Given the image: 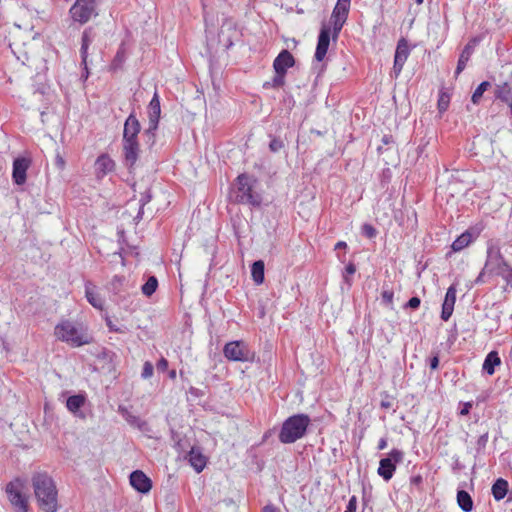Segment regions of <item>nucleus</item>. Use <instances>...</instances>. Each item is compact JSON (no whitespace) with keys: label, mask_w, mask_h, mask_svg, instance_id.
<instances>
[{"label":"nucleus","mask_w":512,"mask_h":512,"mask_svg":"<svg viewBox=\"0 0 512 512\" xmlns=\"http://www.w3.org/2000/svg\"><path fill=\"white\" fill-rule=\"evenodd\" d=\"M32 485L39 507L44 512H57V489L53 479L44 472L33 475Z\"/></svg>","instance_id":"nucleus-1"},{"label":"nucleus","mask_w":512,"mask_h":512,"mask_svg":"<svg viewBox=\"0 0 512 512\" xmlns=\"http://www.w3.org/2000/svg\"><path fill=\"white\" fill-rule=\"evenodd\" d=\"M55 337L72 347H81L92 342V336L80 322L69 319L61 320L54 328Z\"/></svg>","instance_id":"nucleus-2"},{"label":"nucleus","mask_w":512,"mask_h":512,"mask_svg":"<svg viewBox=\"0 0 512 512\" xmlns=\"http://www.w3.org/2000/svg\"><path fill=\"white\" fill-rule=\"evenodd\" d=\"M499 276L508 283L512 281V268L505 261L500 252V248L490 244L487 249V258L485 265L475 280L476 284L484 282V276Z\"/></svg>","instance_id":"nucleus-3"},{"label":"nucleus","mask_w":512,"mask_h":512,"mask_svg":"<svg viewBox=\"0 0 512 512\" xmlns=\"http://www.w3.org/2000/svg\"><path fill=\"white\" fill-rule=\"evenodd\" d=\"M310 417L306 414H296L288 417L282 424L278 435L283 444H291L301 439L310 424Z\"/></svg>","instance_id":"nucleus-4"},{"label":"nucleus","mask_w":512,"mask_h":512,"mask_svg":"<svg viewBox=\"0 0 512 512\" xmlns=\"http://www.w3.org/2000/svg\"><path fill=\"white\" fill-rule=\"evenodd\" d=\"M223 353L230 361L249 362L254 359V352L241 340L228 342L224 346Z\"/></svg>","instance_id":"nucleus-5"},{"label":"nucleus","mask_w":512,"mask_h":512,"mask_svg":"<svg viewBox=\"0 0 512 512\" xmlns=\"http://www.w3.org/2000/svg\"><path fill=\"white\" fill-rule=\"evenodd\" d=\"M237 200L243 204L259 206L261 204V196L252 190L251 179L246 174L237 177Z\"/></svg>","instance_id":"nucleus-6"},{"label":"nucleus","mask_w":512,"mask_h":512,"mask_svg":"<svg viewBox=\"0 0 512 512\" xmlns=\"http://www.w3.org/2000/svg\"><path fill=\"white\" fill-rule=\"evenodd\" d=\"M96 7V0H76L69 12L74 21L85 24L97 15Z\"/></svg>","instance_id":"nucleus-7"},{"label":"nucleus","mask_w":512,"mask_h":512,"mask_svg":"<svg viewBox=\"0 0 512 512\" xmlns=\"http://www.w3.org/2000/svg\"><path fill=\"white\" fill-rule=\"evenodd\" d=\"M404 459L403 451L393 449L387 457L382 458L379 462L378 475L385 481H389L396 470V465L401 463Z\"/></svg>","instance_id":"nucleus-8"},{"label":"nucleus","mask_w":512,"mask_h":512,"mask_svg":"<svg viewBox=\"0 0 512 512\" xmlns=\"http://www.w3.org/2000/svg\"><path fill=\"white\" fill-rule=\"evenodd\" d=\"M160 114H161L160 99H159L158 93L155 92L149 105H148L149 127L146 130V133L154 135L155 131L158 128Z\"/></svg>","instance_id":"nucleus-9"},{"label":"nucleus","mask_w":512,"mask_h":512,"mask_svg":"<svg viewBox=\"0 0 512 512\" xmlns=\"http://www.w3.org/2000/svg\"><path fill=\"white\" fill-rule=\"evenodd\" d=\"M6 493L16 512H28L27 498L13 483H9L6 486Z\"/></svg>","instance_id":"nucleus-10"},{"label":"nucleus","mask_w":512,"mask_h":512,"mask_svg":"<svg viewBox=\"0 0 512 512\" xmlns=\"http://www.w3.org/2000/svg\"><path fill=\"white\" fill-rule=\"evenodd\" d=\"M349 9L350 6L343 5L341 3H336L331 15L334 38L338 37V34L340 33L343 25L345 24L348 17Z\"/></svg>","instance_id":"nucleus-11"},{"label":"nucleus","mask_w":512,"mask_h":512,"mask_svg":"<svg viewBox=\"0 0 512 512\" xmlns=\"http://www.w3.org/2000/svg\"><path fill=\"white\" fill-rule=\"evenodd\" d=\"M30 164L31 160L26 157H18L13 161L12 179L15 184L23 185L26 182Z\"/></svg>","instance_id":"nucleus-12"},{"label":"nucleus","mask_w":512,"mask_h":512,"mask_svg":"<svg viewBox=\"0 0 512 512\" xmlns=\"http://www.w3.org/2000/svg\"><path fill=\"white\" fill-rule=\"evenodd\" d=\"M141 125L134 113H131L124 123L123 141H138Z\"/></svg>","instance_id":"nucleus-13"},{"label":"nucleus","mask_w":512,"mask_h":512,"mask_svg":"<svg viewBox=\"0 0 512 512\" xmlns=\"http://www.w3.org/2000/svg\"><path fill=\"white\" fill-rule=\"evenodd\" d=\"M131 486L140 493H148L152 488L151 480L140 470L133 471L130 474Z\"/></svg>","instance_id":"nucleus-14"},{"label":"nucleus","mask_w":512,"mask_h":512,"mask_svg":"<svg viewBox=\"0 0 512 512\" xmlns=\"http://www.w3.org/2000/svg\"><path fill=\"white\" fill-rule=\"evenodd\" d=\"M295 59L288 50H282L274 59L273 68L275 73L286 75L288 68L293 67Z\"/></svg>","instance_id":"nucleus-15"},{"label":"nucleus","mask_w":512,"mask_h":512,"mask_svg":"<svg viewBox=\"0 0 512 512\" xmlns=\"http://www.w3.org/2000/svg\"><path fill=\"white\" fill-rule=\"evenodd\" d=\"M115 168V162L108 154H101L95 161V176L97 179L104 178Z\"/></svg>","instance_id":"nucleus-16"},{"label":"nucleus","mask_w":512,"mask_h":512,"mask_svg":"<svg viewBox=\"0 0 512 512\" xmlns=\"http://www.w3.org/2000/svg\"><path fill=\"white\" fill-rule=\"evenodd\" d=\"M495 97L506 103L512 115V75L504 82L496 85Z\"/></svg>","instance_id":"nucleus-17"},{"label":"nucleus","mask_w":512,"mask_h":512,"mask_svg":"<svg viewBox=\"0 0 512 512\" xmlns=\"http://www.w3.org/2000/svg\"><path fill=\"white\" fill-rule=\"evenodd\" d=\"M456 292L457 290L455 285H451L446 291L441 311V319L443 321H448L453 313L456 302Z\"/></svg>","instance_id":"nucleus-18"},{"label":"nucleus","mask_w":512,"mask_h":512,"mask_svg":"<svg viewBox=\"0 0 512 512\" xmlns=\"http://www.w3.org/2000/svg\"><path fill=\"white\" fill-rule=\"evenodd\" d=\"M329 43L330 29L328 27L323 26L318 36V42L315 51V59L317 61L320 62L325 58L326 53L328 51Z\"/></svg>","instance_id":"nucleus-19"},{"label":"nucleus","mask_w":512,"mask_h":512,"mask_svg":"<svg viewBox=\"0 0 512 512\" xmlns=\"http://www.w3.org/2000/svg\"><path fill=\"white\" fill-rule=\"evenodd\" d=\"M93 42V37L91 35V29L84 30L82 34V41H81V59H82V65L84 68L85 73L82 75L85 79L89 76V70H88V48L90 44Z\"/></svg>","instance_id":"nucleus-20"},{"label":"nucleus","mask_w":512,"mask_h":512,"mask_svg":"<svg viewBox=\"0 0 512 512\" xmlns=\"http://www.w3.org/2000/svg\"><path fill=\"white\" fill-rule=\"evenodd\" d=\"M139 143L138 141H123V152L126 164L132 167L139 156Z\"/></svg>","instance_id":"nucleus-21"},{"label":"nucleus","mask_w":512,"mask_h":512,"mask_svg":"<svg viewBox=\"0 0 512 512\" xmlns=\"http://www.w3.org/2000/svg\"><path fill=\"white\" fill-rule=\"evenodd\" d=\"M188 460L191 466L196 472L200 473L206 466L207 459L203 455L199 447H192L189 454Z\"/></svg>","instance_id":"nucleus-22"},{"label":"nucleus","mask_w":512,"mask_h":512,"mask_svg":"<svg viewBox=\"0 0 512 512\" xmlns=\"http://www.w3.org/2000/svg\"><path fill=\"white\" fill-rule=\"evenodd\" d=\"M475 45L476 40L474 39L470 41L462 50L455 71L456 76L459 75L465 69L467 62L469 61L473 53Z\"/></svg>","instance_id":"nucleus-23"},{"label":"nucleus","mask_w":512,"mask_h":512,"mask_svg":"<svg viewBox=\"0 0 512 512\" xmlns=\"http://www.w3.org/2000/svg\"><path fill=\"white\" fill-rule=\"evenodd\" d=\"M501 364V359L496 351H491L487 354L484 363L483 370L488 375H493L495 373V367Z\"/></svg>","instance_id":"nucleus-24"},{"label":"nucleus","mask_w":512,"mask_h":512,"mask_svg":"<svg viewBox=\"0 0 512 512\" xmlns=\"http://www.w3.org/2000/svg\"><path fill=\"white\" fill-rule=\"evenodd\" d=\"M492 495L496 501H500L505 498L508 492V482L503 478H498L492 485Z\"/></svg>","instance_id":"nucleus-25"},{"label":"nucleus","mask_w":512,"mask_h":512,"mask_svg":"<svg viewBox=\"0 0 512 512\" xmlns=\"http://www.w3.org/2000/svg\"><path fill=\"white\" fill-rule=\"evenodd\" d=\"M457 502L459 507L464 512H471L473 509V500L470 494L465 490H459L457 492Z\"/></svg>","instance_id":"nucleus-26"},{"label":"nucleus","mask_w":512,"mask_h":512,"mask_svg":"<svg viewBox=\"0 0 512 512\" xmlns=\"http://www.w3.org/2000/svg\"><path fill=\"white\" fill-rule=\"evenodd\" d=\"M264 262L262 260L255 261L251 267V276L253 281L259 285L264 281Z\"/></svg>","instance_id":"nucleus-27"},{"label":"nucleus","mask_w":512,"mask_h":512,"mask_svg":"<svg viewBox=\"0 0 512 512\" xmlns=\"http://www.w3.org/2000/svg\"><path fill=\"white\" fill-rule=\"evenodd\" d=\"M84 403H85V397L83 395L79 394V395L70 396L67 399L66 406L70 412L77 414L78 411L80 410V408L84 405Z\"/></svg>","instance_id":"nucleus-28"},{"label":"nucleus","mask_w":512,"mask_h":512,"mask_svg":"<svg viewBox=\"0 0 512 512\" xmlns=\"http://www.w3.org/2000/svg\"><path fill=\"white\" fill-rule=\"evenodd\" d=\"M409 53L410 50L407 41L405 39H401L397 44L394 59L398 60V62L405 63Z\"/></svg>","instance_id":"nucleus-29"},{"label":"nucleus","mask_w":512,"mask_h":512,"mask_svg":"<svg viewBox=\"0 0 512 512\" xmlns=\"http://www.w3.org/2000/svg\"><path fill=\"white\" fill-rule=\"evenodd\" d=\"M86 298L88 302L95 308L102 309L103 299L89 286L86 285Z\"/></svg>","instance_id":"nucleus-30"},{"label":"nucleus","mask_w":512,"mask_h":512,"mask_svg":"<svg viewBox=\"0 0 512 512\" xmlns=\"http://www.w3.org/2000/svg\"><path fill=\"white\" fill-rule=\"evenodd\" d=\"M471 234L468 232H465L461 234L451 245L452 249L454 251H460L467 247L471 242Z\"/></svg>","instance_id":"nucleus-31"},{"label":"nucleus","mask_w":512,"mask_h":512,"mask_svg":"<svg viewBox=\"0 0 512 512\" xmlns=\"http://www.w3.org/2000/svg\"><path fill=\"white\" fill-rule=\"evenodd\" d=\"M158 287V280L155 276H150L146 283L142 286L141 290L145 296H151Z\"/></svg>","instance_id":"nucleus-32"},{"label":"nucleus","mask_w":512,"mask_h":512,"mask_svg":"<svg viewBox=\"0 0 512 512\" xmlns=\"http://www.w3.org/2000/svg\"><path fill=\"white\" fill-rule=\"evenodd\" d=\"M284 84H285V75L281 74V73H275V76L273 77V79L271 81L265 82L263 84V87L264 88H269V87L280 88V87L284 86Z\"/></svg>","instance_id":"nucleus-33"},{"label":"nucleus","mask_w":512,"mask_h":512,"mask_svg":"<svg viewBox=\"0 0 512 512\" xmlns=\"http://www.w3.org/2000/svg\"><path fill=\"white\" fill-rule=\"evenodd\" d=\"M490 87V83L488 81H483L478 85V87L475 89L473 95H472V102L474 104L479 103L483 93Z\"/></svg>","instance_id":"nucleus-34"},{"label":"nucleus","mask_w":512,"mask_h":512,"mask_svg":"<svg viewBox=\"0 0 512 512\" xmlns=\"http://www.w3.org/2000/svg\"><path fill=\"white\" fill-rule=\"evenodd\" d=\"M393 298H394L393 291L390 288H388V286L384 285L382 292H381L382 303L384 305H386L387 307L392 308L393 307Z\"/></svg>","instance_id":"nucleus-35"},{"label":"nucleus","mask_w":512,"mask_h":512,"mask_svg":"<svg viewBox=\"0 0 512 512\" xmlns=\"http://www.w3.org/2000/svg\"><path fill=\"white\" fill-rule=\"evenodd\" d=\"M106 324L109 328V331L116 333H127L128 328L125 325H117L112 320L107 319Z\"/></svg>","instance_id":"nucleus-36"},{"label":"nucleus","mask_w":512,"mask_h":512,"mask_svg":"<svg viewBox=\"0 0 512 512\" xmlns=\"http://www.w3.org/2000/svg\"><path fill=\"white\" fill-rule=\"evenodd\" d=\"M125 60V53H124V50L123 49H119L118 52L116 53L113 61H112V68L113 69H118L122 63L124 62Z\"/></svg>","instance_id":"nucleus-37"},{"label":"nucleus","mask_w":512,"mask_h":512,"mask_svg":"<svg viewBox=\"0 0 512 512\" xmlns=\"http://www.w3.org/2000/svg\"><path fill=\"white\" fill-rule=\"evenodd\" d=\"M154 367L151 362L146 361L143 365L141 377L143 379H149L153 376Z\"/></svg>","instance_id":"nucleus-38"},{"label":"nucleus","mask_w":512,"mask_h":512,"mask_svg":"<svg viewBox=\"0 0 512 512\" xmlns=\"http://www.w3.org/2000/svg\"><path fill=\"white\" fill-rule=\"evenodd\" d=\"M283 147H284V142L279 138H273L270 141L269 149L273 153L279 152Z\"/></svg>","instance_id":"nucleus-39"},{"label":"nucleus","mask_w":512,"mask_h":512,"mask_svg":"<svg viewBox=\"0 0 512 512\" xmlns=\"http://www.w3.org/2000/svg\"><path fill=\"white\" fill-rule=\"evenodd\" d=\"M362 233L368 238H374L377 234V231L372 225L364 224L362 226Z\"/></svg>","instance_id":"nucleus-40"},{"label":"nucleus","mask_w":512,"mask_h":512,"mask_svg":"<svg viewBox=\"0 0 512 512\" xmlns=\"http://www.w3.org/2000/svg\"><path fill=\"white\" fill-rule=\"evenodd\" d=\"M126 420L128 423H130L133 426H137L139 429H142V427L146 424L140 418L133 416V415H128L126 417Z\"/></svg>","instance_id":"nucleus-41"},{"label":"nucleus","mask_w":512,"mask_h":512,"mask_svg":"<svg viewBox=\"0 0 512 512\" xmlns=\"http://www.w3.org/2000/svg\"><path fill=\"white\" fill-rule=\"evenodd\" d=\"M487 442H488V432H485L477 440V450L478 451L484 450Z\"/></svg>","instance_id":"nucleus-42"},{"label":"nucleus","mask_w":512,"mask_h":512,"mask_svg":"<svg viewBox=\"0 0 512 512\" xmlns=\"http://www.w3.org/2000/svg\"><path fill=\"white\" fill-rule=\"evenodd\" d=\"M392 406H393L392 399L390 398V396L387 393H385L384 398L380 402V407L382 409H389Z\"/></svg>","instance_id":"nucleus-43"},{"label":"nucleus","mask_w":512,"mask_h":512,"mask_svg":"<svg viewBox=\"0 0 512 512\" xmlns=\"http://www.w3.org/2000/svg\"><path fill=\"white\" fill-rule=\"evenodd\" d=\"M356 508H357V498H356V496H352L349 499L346 510L344 512H356Z\"/></svg>","instance_id":"nucleus-44"},{"label":"nucleus","mask_w":512,"mask_h":512,"mask_svg":"<svg viewBox=\"0 0 512 512\" xmlns=\"http://www.w3.org/2000/svg\"><path fill=\"white\" fill-rule=\"evenodd\" d=\"M65 160L64 158L62 157V155L57 152L56 156H55V166L59 169V170H63L65 168Z\"/></svg>","instance_id":"nucleus-45"},{"label":"nucleus","mask_w":512,"mask_h":512,"mask_svg":"<svg viewBox=\"0 0 512 512\" xmlns=\"http://www.w3.org/2000/svg\"><path fill=\"white\" fill-rule=\"evenodd\" d=\"M421 300L418 297H412L406 303L405 307H409L412 309H417L420 306Z\"/></svg>","instance_id":"nucleus-46"},{"label":"nucleus","mask_w":512,"mask_h":512,"mask_svg":"<svg viewBox=\"0 0 512 512\" xmlns=\"http://www.w3.org/2000/svg\"><path fill=\"white\" fill-rule=\"evenodd\" d=\"M156 368L160 372H165L168 369V361L162 357L156 364Z\"/></svg>","instance_id":"nucleus-47"},{"label":"nucleus","mask_w":512,"mask_h":512,"mask_svg":"<svg viewBox=\"0 0 512 512\" xmlns=\"http://www.w3.org/2000/svg\"><path fill=\"white\" fill-rule=\"evenodd\" d=\"M473 404L472 402H465L463 403V407L461 408L460 410V415L461 416H465V415H468L470 413V410L472 408Z\"/></svg>","instance_id":"nucleus-48"},{"label":"nucleus","mask_w":512,"mask_h":512,"mask_svg":"<svg viewBox=\"0 0 512 512\" xmlns=\"http://www.w3.org/2000/svg\"><path fill=\"white\" fill-rule=\"evenodd\" d=\"M403 66L404 62H398V60L394 59L393 71L396 74V76H398L401 73Z\"/></svg>","instance_id":"nucleus-49"},{"label":"nucleus","mask_w":512,"mask_h":512,"mask_svg":"<svg viewBox=\"0 0 512 512\" xmlns=\"http://www.w3.org/2000/svg\"><path fill=\"white\" fill-rule=\"evenodd\" d=\"M438 365H439V358H438V356L436 355V356H434V357H432V358L430 359V368H431L432 370H435V369H437V368H438Z\"/></svg>","instance_id":"nucleus-50"},{"label":"nucleus","mask_w":512,"mask_h":512,"mask_svg":"<svg viewBox=\"0 0 512 512\" xmlns=\"http://www.w3.org/2000/svg\"><path fill=\"white\" fill-rule=\"evenodd\" d=\"M438 107L440 111H445L448 107V101H445L443 98H440L438 101Z\"/></svg>","instance_id":"nucleus-51"},{"label":"nucleus","mask_w":512,"mask_h":512,"mask_svg":"<svg viewBox=\"0 0 512 512\" xmlns=\"http://www.w3.org/2000/svg\"><path fill=\"white\" fill-rule=\"evenodd\" d=\"M356 271L355 265L350 263L346 266L345 272L347 275H353Z\"/></svg>","instance_id":"nucleus-52"},{"label":"nucleus","mask_w":512,"mask_h":512,"mask_svg":"<svg viewBox=\"0 0 512 512\" xmlns=\"http://www.w3.org/2000/svg\"><path fill=\"white\" fill-rule=\"evenodd\" d=\"M263 512H280V510L272 504H268L263 508Z\"/></svg>","instance_id":"nucleus-53"},{"label":"nucleus","mask_w":512,"mask_h":512,"mask_svg":"<svg viewBox=\"0 0 512 512\" xmlns=\"http://www.w3.org/2000/svg\"><path fill=\"white\" fill-rule=\"evenodd\" d=\"M151 199V196L150 195H145V196H142V198L140 199V202H141V208H143V206L148 203ZM141 211L142 209H140L138 215L141 214Z\"/></svg>","instance_id":"nucleus-54"},{"label":"nucleus","mask_w":512,"mask_h":512,"mask_svg":"<svg viewBox=\"0 0 512 512\" xmlns=\"http://www.w3.org/2000/svg\"><path fill=\"white\" fill-rule=\"evenodd\" d=\"M387 447V439L386 438H381L378 442V450H384L385 448Z\"/></svg>","instance_id":"nucleus-55"},{"label":"nucleus","mask_w":512,"mask_h":512,"mask_svg":"<svg viewBox=\"0 0 512 512\" xmlns=\"http://www.w3.org/2000/svg\"><path fill=\"white\" fill-rule=\"evenodd\" d=\"M382 142H383V144L388 145L391 142H393V138H392V136L385 135L382 138Z\"/></svg>","instance_id":"nucleus-56"},{"label":"nucleus","mask_w":512,"mask_h":512,"mask_svg":"<svg viewBox=\"0 0 512 512\" xmlns=\"http://www.w3.org/2000/svg\"><path fill=\"white\" fill-rule=\"evenodd\" d=\"M347 244L344 241H339L335 245V250L346 248Z\"/></svg>","instance_id":"nucleus-57"},{"label":"nucleus","mask_w":512,"mask_h":512,"mask_svg":"<svg viewBox=\"0 0 512 512\" xmlns=\"http://www.w3.org/2000/svg\"><path fill=\"white\" fill-rule=\"evenodd\" d=\"M337 3L350 6L351 0H338Z\"/></svg>","instance_id":"nucleus-58"},{"label":"nucleus","mask_w":512,"mask_h":512,"mask_svg":"<svg viewBox=\"0 0 512 512\" xmlns=\"http://www.w3.org/2000/svg\"><path fill=\"white\" fill-rule=\"evenodd\" d=\"M169 377L171 379H175L176 378V370H171L169 371Z\"/></svg>","instance_id":"nucleus-59"},{"label":"nucleus","mask_w":512,"mask_h":512,"mask_svg":"<svg viewBox=\"0 0 512 512\" xmlns=\"http://www.w3.org/2000/svg\"><path fill=\"white\" fill-rule=\"evenodd\" d=\"M416 3H417V4H422V3H423V0H416Z\"/></svg>","instance_id":"nucleus-60"}]
</instances>
